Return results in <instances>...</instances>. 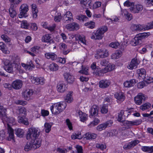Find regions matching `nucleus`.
<instances>
[{
    "instance_id": "1",
    "label": "nucleus",
    "mask_w": 153,
    "mask_h": 153,
    "mask_svg": "<svg viewBox=\"0 0 153 153\" xmlns=\"http://www.w3.org/2000/svg\"><path fill=\"white\" fill-rule=\"evenodd\" d=\"M76 1H79L80 2L81 6L84 9H91L92 8L93 9H96L100 7L101 3L100 1H96L94 4L91 3V1L87 0H74Z\"/></svg>"
},
{
    "instance_id": "2",
    "label": "nucleus",
    "mask_w": 153,
    "mask_h": 153,
    "mask_svg": "<svg viewBox=\"0 0 153 153\" xmlns=\"http://www.w3.org/2000/svg\"><path fill=\"white\" fill-rule=\"evenodd\" d=\"M150 35V33H144L137 34L130 42L132 46H136L142 44L144 39Z\"/></svg>"
},
{
    "instance_id": "3",
    "label": "nucleus",
    "mask_w": 153,
    "mask_h": 153,
    "mask_svg": "<svg viewBox=\"0 0 153 153\" xmlns=\"http://www.w3.org/2000/svg\"><path fill=\"white\" fill-rule=\"evenodd\" d=\"M5 118H4L2 120L3 123H4V122H6L8 127V137L7 138V140H10L11 139H13L14 138V132L13 129L10 127L11 125L10 124H12L15 122L14 119L12 117L8 118L7 116H6Z\"/></svg>"
},
{
    "instance_id": "4",
    "label": "nucleus",
    "mask_w": 153,
    "mask_h": 153,
    "mask_svg": "<svg viewBox=\"0 0 153 153\" xmlns=\"http://www.w3.org/2000/svg\"><path fill=\"white\" fill-rule=\"evenodd\" d=\"M66 107V104L65 102L57 103L51 107V110L53 114H57L62 111Z\"/></svg>"
},
{
    "instance_id": "5",
    "label": "nucleus",
    "mask_w": 153,
    "mask_h": 153,
    "mask_svg": "<svg viewBox=\"0 0 153 153\" xmlns=\"http://www.w3.org/2000/svg\"><path fill=\"white\" fill-rule=\"evenodd\" d=\"M40 130L38 128H31L29 129L26 136L27 140L34 139L39 138Z\"/></svg>"
},
{
    "instance_id": "6",
    "label": "nucleus",
    "mask_w": 153,
    "mask_h": 153,
    "mask_svg": "<svg viewBox=\"0 0 153 153\" xmlns=\"http://www.w3.org/2000/svg\"><path fill=\"white\" fill-rule=\"evenodd\" d=\"M108 30L107 26H103L99 28L95 33H93L91 38L95 40H100L102 39L103 34Z\"/></svg>"
},
{
    "instance_id": "7",
    "label": "nucleus",
    "mask_w": 153,
    "mask_h": 153,
    "mask_svg": "<svg viewBox=\"0 0 153 153\" xmlns=\"http://www.w3.org/2000/svg\"><path fill=\"white\" fill-rule=\"evenodd\" d=\"M4 69L9 73H12L13 70H16L18 68L19 65L14 62H12L8 60L4 62Z\"/></svg>"
},
{
    "instance_id": "8",
    "label": "nucleus",
    "mask_w": 153,
    "mask_h": 153,
    "mask_svg": "<svg viewBox=\"0 0 153 153\" xmlns=\"http://www.w3.org/2000/svg\"><path fill=\"white\" fill-rule=\"evenodd\" d=\"M109 56L108 51L105 49H101L97 50L95 54V57L97 59L100 58H104Z\"/></svg>"
},
{
    "instance_id": "9",
    "label": "nucleus",
    "mask_w": 153,
    "mask_h": 153,
    "mask_svg": "<svg viewBox=\"0 0 153 153\" xmlns=\"http://www.w3.org/2000/svg\"><path fill=\"white\" fill-rule=\"evenodd\" d=\"M20 12L19 16L20 18L27 16V12L29 10L28 5L26 4H22L20 7Z\"/></svg>"
},
{
    "instance_id": "10",
    "label": "nucleus",
    "mask_w": 153,
    "mask_h": 153,
    "mask_svg": "<svg viewBox=\"0 0 153 153\" xmlns=\"http://www.w3.org/2000/svg\"><path fill=\"white\" fill-rule=\"evenodd\" d=\"M147 99V96L142 93H139L134 98L135 103L138 105H141L142 102Z\"/></svg>"
},
{
    "instance_id": "11",
    "label": "nucleus",
    "mask_w": 153,
    "mask_h": 153,
    "mask_svg": "<svg viewBox=\"0 0 153 153\" xmlns=\"http://www.w3.org/2000/svg\"><path fill=\"white\" fill-rule=\"evenodd\" d=\"M63 20L64 22L68 23L70 22H73L74 20L72 13L70 11L67 12L63 16Z\"/></svg>"
},
{
    "instance_id": "12",
    "label": "nucleus",
    "mask_w": 153,
    "mask_h": 153,
    "mask_svg": "<svg viewBox=\"0 0 153 153\" xmlns=\"http://www.w3.org/2000/svg\"><path fill=\"white\" fill-rule=\"evenodd\" d=\"M65 28L70 31L76 30L79 28V26L78 24L73 22L66 25Z\"/></svg>"
},
{
    "instance_id": "13",
    "label": "nucleus",
    "mask_w": 153,
    "mask_h": 153,
    "mask_svg": "<svg viewBox=\"0 0 153 153\" xmlns=\"http://www.w3.org/2000/svg\"><path fill=\"white\" fill-rule=\"evenodd\" d=\"M74 37H75L76 40L78 41V43L80 45L82 44L84 45H86L85 36L79 34H76L75 35Z\"/></svg>"
},
{
    "instance_id": "14",
    "label": "nucleus",
    "mask_w": 153,
    "mask_h": 153,
    "mask_svg": "<svg viewBox=\"0 0 153 153\" xmlns=\"http://www.w3.org/2000/svg\"><path fill=\"white\" fill-rule=\"evenodd\" d=\"M30 142L32 150H35L40 147L41 146V140L39 138L31 139Z\"/></svg>"
},
{
    "instance_id": "15",
    "label": "nucleus",
    "mask_w": 153,
    "mask_h": 153,
    "mask_svg": "<svg viewBox=\"0 0 153 153\" xmlns=\"http://www.w3.org/2000/svg\"><path fill=\"white\" fill-rule=\"evenodd\" d=\"M139 141L138 140H135L124 145L123 148L125 150H128L136 146L139 143Z\"/></svg>"
},
{
    "instance_id": "16",
    "label": "nucleus",
    "mask_w": 153,
    "mask_h": 153,
    "mask_svg": "<svg viewBox=\"0 0 153 153\" xmlns=\"http://www.w3.org/2000/svg\"><path fill=\"white\" fill-rule=\"evenodd\" d=\"M63 75L65 80L68 83L71 84L74 82V76L70 73H65Z\"/></svg>"
},
{
    "instance_id": "17",
    "label": "nucleus",
    "mask_w": 153,
    "mask_h": 153,
    "mask_svg": "<svg viewBox=\"0 0 153 153\" xmlns=\"http://www.w3.org/2000/svg\"><path fill=\"white\" fill-rule=\"evenodd\" d=\"M139 63V62L136 58L133 59L130 64L127 66L128 68L131 70L135 69L137 68Z\"/></svg>"
},
{
    "instance_id": "18",
    "label": "nucleus",
    "mask_w": 153,
    "mask_h": 153,
    "mask_svg": "<svg viewBox=\"0 0 153 153\" xmlns=\"http://www.w3.org/2000/svg\"><path fill=\"white\" fill-rule=\"evenodd\" d=\"M45 81V79L44 78L42 77H33L31 78V82L32 83L36 85L39 84L43 85L44 84Z\"/></svg>"
},
{
    "instance_id": "19",
    "label": "nucleus",
    "mask_w": 153,
    "mask_h": 153,
    "mask_svg": "<svg viewBox=\"0 0 153 153\" xmlns=\"http://www.w3.org/2000/svg\"><path fill=\"white\" fill-rule=\"evenodd\" d=\"M111 121H107L106 122L99 125L97 127V129L99 131H101L104 130L107 127L110 126L112 124Z\"/></svg>"
},
{
    "instance_id": "20",
    "label": "nucleus",
    "mask_w": 153,
    "mask_h": 153,
    "mask_svg": "<svg viewBox=\"0 0 153 153\" xmlns=\"http://www.w3.org/2000/svg\"><path fill=\"white\" fill-rule=\"evenodd\" d=\"M142 122L141 119L136 120L132 121L126 120L124 122V125L128 126H138Z\"/></svg>"
},
{
    "instance_id": "21",
    "label": "nucleus",
    "mask_w": 153,
    "mask_h": 153,
    "mask_svg": "<svg viewBox=\"0 0 153 153\" xmlns=\"http://www.w3.org/2000/svg\"><path fill=\"white\" fill-rule=\"evenodd\" d=\"M114 97L117 99V102L120 103L123 102L125 98L124 93L122 92L116 93L114 94Z\"/></svg>"
},
{
    "instance_id": "22",
    "label": "nucleus",
    "mask_w": 153,
    "mask_h": 153,
    "mask_svg": "<svg viewBox=\"0 0 153 153\" xmlns=\"http://www.w3.org/2000/svg\"><path fill=\"white\" fill-rule=\"evenodd\" d=\"M143 9V6L140 4L134 5L132 7H131L130 8V11L134 13H138L141 11Z\"/></svg>"
},
{
    "instance_id": "23",
    "label": "nucleus",
    "mask_w": 153,
    "mask_h": 153,
    "mask_svg": "<svg viewBox=\"0 0 153 153\" xmlns=\"http://www.w3.org/2000/svg\"><path fill=\"white\" fill-rule=\"evenodd\" d=\"M111 84V82L108 80L103 79L99 82V85L100 88H108Z\"/></svg>"
},
{
    "instance_id": "24",
    "label": "nucleus",
    "mask_w": 153,
    "mask_h": 153,
    "mask_svg": "<svg viewBox=\"0 0 153 153\" xmlns=\"http://www.w3.org/2000/svg\"><path fill=\"white\" fill-rule=\"evenodd\" d=\"M22 82L20 80H17L13 82L12 87L15 89H19L21 88L22 85Z\"/></svg>"
},
{
    "instance_id": "25",
    "label": "nucleus",
    "mask_w": 153,
    "mask_h": 153,
    "mask_svg": "<svg viewBox=\"0 0 153 153\" xmlns=\"http://www.w3.org/2000/svg\"><path fill=\"white\" fill-rule=\"evenodd\" d=\"M33 93V91L32 90L27 89L23 92V95L25 100H29Z\"/></svg>"
},
{
    "instance_id": "26",
    "label": "nucleus",
    "mask_w": 153,
    "mask_h": 153,
    "mask_svg": "<svg viewBox=\"0 0 153 153\" xmlns=\"http://www.w3.org/2000/svg\"><path fill=\"white\" fill-rule=\"evenodd\" d=\"M96 134L90 132L86 133L84 135V137L87 140H93L97 137Z\"/></svg>"
},
{
    "instance_id": "27",
    "label": "nucleus",
    "mask_w": 153,
    "mask_h": 153,
    "mask_svg": "<svg viewBox=\"0 0 153 153\" xmlns=\"http://www.w3.org/2000/svg\"><path fill=\"white\" fill-rule=\"evenodd\" d=\"M99 107L96 105H94L91 107L90 111L91 114L89 115L90 117L91 116H95L97 115L98 112Z\"/></svg>"
},
{
    "instance_id": "28",
    "label": "nucleus",
    "mask_w": 153,
    "mask_h": 153,
    "mask_svg": "<svg viewBox=\"0 0 153 153\" xmlns=\"http://www.w3.org/2000/svg\"><path fill=\"white\" fill-rule=\"evenodd\" d=\"M42 41L43 42H47L50 44L53 42L50 35L48 34H45L43 36L42 39Z\"/></svg>"
},
{
    "instance_id": "29",
    "label": "nucleus",
    "mask_w": 153,
    "mask_h": 153,
    "mask_svg": "<svg viewBox=\"0 0 153 153\" xmlns=\"http://www.w3.org/2000/svg\"><path fill=\"white\" fill-rule=\"evenodd\" d=\"M59 48L62 50V53L64 55H66L70 52V51L67 50H66L67 48V45L65 43H60L58 45Z\"/></svg>"
},
{
    "instance_id": "30",
    "label": "nucleus",
    "mask_w": 153,
    "mask_h": 153,
    "mask_svg": "<svg viewBox=\"0 0 153 153\" xmlns=\"http://www.w3.org/2000/svg\"><path fill=\"white\" fill-rule=\"evenodd\" d=\"M67 88L65 85L63 83H58L57 85V90L59 92L63 93L67 90Z\"/></svg>"
},
{
    "instance_id": "31",
    "label": "nucleus",
    "mask_w": 153,
    "mask_h": 153,
    "mask_svg": "<svg viewBox=\"0 0 153 153\" xmlns=\"http://www.w3.org/2000/svg\"><path fill=\"white\" fill-rule=\"evenodd\" d=\"M73 92L72 91H70L67 94L66 96L64 97V99L65 102L68 103L71 102L73 100L72 97Z\"/></svg>"
},
{
    "instance_id": "32",
    "label": "nucleus",
    "mask_w": 153,
    "mask_h": 153,
    "mask_svg": "<svg viewBox=\"0 0 153 153\" xmlns=\"http://www.w3.org/2000/svg\"><path fill=\"white\" fill-rule=\"evenodd\" d=\"M14 6L13 4H11L9 10L10 15L12 18H14L17 15L16 11L14 8Z\"/></svg>"
},
{
    "instance_id": "33",
    "label": "nucleus",
    "mask_w": 153,
    "mask_h": 153,
    "mask_svg": "<svg viewBox=\"0 0 153 153\" xmlns=\"http://www.w3.org/2000/svg\"><path fill=\"white\" fill-rule=\"evenodd\" d=\"M45 56L47 59H51L53 60L56 59L57 58L56 55L54 53L52 52L46 53L45 54Z\"/></svg>"
},
{
    "instance_id": "34",
    "label": "nucleus",
    "mask_w": 153,
    "mask_h": 153,
    "mask_svg": "<svg viewBox=\"0 0 153 153\" xmlns=\"http://www.w3.org/2000/svg\"><path fill=\"white\" fill-rule=\"evenodd\" d=\"M32 11L33 13V18H36L37 16L38 11L36 5L35 4H32L31 5Z\"/></svg>"
},
{
    "instance_id": "35",
    "label": "nucleus",
    "mask_w": 153,
    "mask_h": 153,
    "mask_svg": "<svg viewBox=\"0 0 153 153\" xmlns=\"http://www.w3.org/2000/svg\"><path fill=\"white\" fill-rule=\"evenodd\" d=\"M137 73L138 75L142 79H143L145 78L146 71L144 69L142 68L137 70Z\"/></svg>"
},
{
    "instance_id": "36",
    "label": "nucleus",
    "mask_w": 153,
    "mask_h": 153,
    "mask_svg": "<svg viewBox=\"0 0 153 153\" xmlns=\"http://www.w3.org/2000/svg\"><path fill=\"white\" fill-rule=\"evenodd\" d=\"M136 83L134 79H131L130 81H127L124 83V86L126 88H129L133 86Z\"/></svg>"
},
{
    "instance_id": "37",
    "label": "nucleus",
    "mask_w": 153,
    "mask_h": 153,
    "mask_svg": "<svg viewBox=\"0 0 153 153\" xmlns=\"http://www.w3.org/2000/svg\"><path fill=\"white\" fill-rule=\"evenodd\" d=\"M6 109L3 106H0V118L2 120L4 118H5L7 116L6 111Z\"/></svg>"
},
{
    "instance_id": "38",
    "label": "nucleus",
    "mask_w": 153,
    "mask_h": 153,
    "mask_svg": "<svg viewBox=\"0 0 153 153\" xmlns=\"http://www.w3.org/2000/svg\"><path fill=\"white\" fill-rule=\"evenodd\" d=\"M0 50L4 53H9L10 52L7 50L6 45L3 42H0Z\"/></svg>"
},
{
    "instance_id": "39",
    "label": "nucleus",
    "mask_w": 153,
    "mask_h": 153,
    "mask_svg": "<svg viewBox=\"0 0 153 153\" xmlns=\"http://www.w3.org/2000/svg\"><path fill=\"white\" fill-rule=\"evenodd\" d=\"M122 53L120 51H117L115 53H113L111 56L112 59H116L120 57L122 55Z\"/></svg>"
},
{
    "instance_id": "40",
    "label": "nucleus",
    "mask_w": 153,
    "mask_h": 153,
    "mask_svg": "<svg viewBox=\"0 0 153 153\" xmlns=\"http://www.w3.org/2000/svg\"><path fill=\"white\" fill-rule=\"evenodd\" d=\"M78 114L82 121L84 122L87 120V115L86 114L83 113L80 111H78Z\"/></svg>"
},
{
    "instance_id": "41",
    "label": "nucleus",
    "mask_w": 153,
    "mask_h": 153,
    "mask_svg": "<svg viewBox=\"0 0 153 153\" xmlns=\"http://www.w3.org/2000/svg\"><path fill=\"white\" fill-rule=\"evenodd\" d=\"M49 67L50 69L53 71H56L59 69L58 66L57 64L54 63H53L50 64Z\"/></svg>"
},
{
    "instance_id": "42",
    "label": "nucleus",
    "mask_w": 153,
    "mask_h": 153,
    "mask_svg": "<svg viewBox=\"0 0 153 153\" xmlns=\"http://www.w3.org/2000/svg\"><path fill=\"white\" fill-rule=\"evenodd\" d=\"M1 37L4 41L9 45H11V43L10 42L11 39L7 35L5 34H3L1 35Z\"/></svg>"
},
{
    "instance_id": "43",
    "label": "nucleus",
    "mask_w": 153,
    "mask_h": 153,
    "mask_svg": "<svg viewBox=\"0 0 153 153\" xmlns=\"http://www.w3.org/2000/svg\"><path fill=\"white\" fill-rule=\"evenodd\" d=\"M18 121L19 123H22L27 126L29 124L27 119H24L23 117H18Z\"/></svg>"
},
{
    "instance_id": "44",
    "label": "nucleus",
    "mask_w": 153,
    "mask_h": 153,
    "mask_svg": "<svg viewBox=\"0 0 153 153\" xmlns=\"http://www.w3.org/2000/svg\"><path fill=\"white\" fill-rule=\"evenodd\" d=\"M24 131L21 129L18 128L16 130V134L17 136L22 137L24 135Z\"/></svg>"
},
{
    "instance_id": "45",
    "label": "nucleus",
    "mask_w": 153,
    "mask_h": 153,
    "mask_svg": "<svg viewBox=\"0 0 153 153\" xmlns=\"http://www.w3.org/2000/svg\"><path fill=\"white\" fill-rule=\"evenodd\" d=\"M76 19L79 20L80 21L84 22L86 21L88 19V18L85 15H80L76 16Z\"/></svg>"
},
{
    "instance_id": "46",
    "label": "nucleus",
    "mask_w": 153,
    "mask_h": 153,
    "mask_svg": "<svg viewBox=\"0 0 153 153\" xmlns=\"http://www.w3.org/2000/svg\"><path fill=\"white\" fill-rule=\"evenodd\" d=\"M30 25V24L28 23L27 22L26 20L23 21L21 24V27L26 29H29Z\"/></svg>"
},
{
    "instance_id": "47",
    "label": "nucleus",
    "mask_w": 153,
    "mask_h": 153,
    "mask_svg": "<svg viewBox=\"0 0 153 153\" xmlns=\"http://www.w3.org/2000/svg\"><path fill=\"white\" fill-rule=\"evenodd\" d=\"M84 25L88 28L93 29L95 27V23L94 22L91 21L85 23Z\"/></svg>"
},
{
    "instance_id": "48",
    "label": "nucleus",
    "mask_w": 153,
    "mask_h": 153,
    "mask_svg": "<svg viewBox=\"0 0 153 153\" xmlns=\"http://www.w3.org/2000/svg\"><path fill=\"white\" fill-rule=\"evenodd\" d=\"M124 111L123 110H121L118 116L117 120L120 122H123V117H124Z\"/></svg>"
},
{
    "instance_id": "49",
    "label": "nucleus",
    "mask_w": 153,
    "mask_h": 153,
    "mask_svg": "<svg viewBox=\"0 0 153 153\" xmlns=\"http://www.w3.org/2000/svg\"><path fill=\"white\" fill-rule=\"evenodd\" d=\"M151 105L149 103H146L140 106V108L142 110L144 111L149 109L151 107Z\"/></svg>"
},
{
    "instance_id": "50",
    "label": "nucleus",
    "mask_w": 153,
    "mask_h": 153,
    "mask_svg": "<svg viewBox=\"0 0 153 153\" xmlns=\"http://www.w3.org/2000/svg\"><path fill=\"white\" fill-rule=\"evenodd\" d=\"M101 111L102 114H105L108 112V105L104 104L101 108Z\"/></svg>"
},
{
    "instance_id": "51",
    "label": "nucleus",
    "mask_w": 153,
    "mask_h": 153,
    "mask_svg": "<svg viewBox=\"0 0 153 153\" xmlns=\"http://www.w3.org/2000/svg\"><path fill=\"white\" fill-rule=\"evenodd\" d=\"M45 131L46 133H48L51 130L52 125L48 123H45L44 125Z\"/></svg>"
},
{
    "instance_id": "52",
    "label": "nucleus",
    "mask_w": 153,
    "mask_h": 153,
    "mask_svg": "<svg viewBox=\"0 0 153 153\" xmlns=\"http://www.w3.org/2000/svg\"><path fill=\"white\" fill-rule=\"evenodd\" d=\"M25 151L28 152L30 149H32V148L30 142H27L25 146Z\"/></svg>"
},
{
    "instance_id": "53",
    "label": "nucleus",
    "mask_w": 153,
    "mask_h": 153,
    "mask_svg": "<svg viewBox=\"0 0 153 153\" xmlns=\"http://www.w3.org/2000/svg\"><path fill=\"white\" fill-rule=\"evenodd\" d=\"M145 30H149L153 28V21L150 23H148L146 25H145Z\"/></svg>"
},
{
    "instance_id": "54",
    "label": "nucleus",
    "mask_w": 153,
    "mask_h": 153,
    "mask_svg": "<svg viewBox=\"0 0 153 153\" xmlns=\"http://www.w3.org/2000/svg\"><path fill=\"white\" fill-rule=\"evenodd\" d=\"M96 146V147L101 150H103L106 148V146L102 144L97 143Z\"/></svg>"
},
{
    "instance_id": "55",
    "label": "nucleus",
    "mask_w": 153,
    "mask_h": 153,
    "mask_svg": "<svg viewBox=\"0 0 153 153\" xmlns=\"http://www.w3.org/2000/svg\"><path fill=\"white\" fill-rule=\"evenodd\" d=\"M19 114H23L25 115L26 113V110L24 107H22L19 108L18 109Z\"/></svg>"
},
{
    "instance_id": "56",
    "label": "nucleus",
    "mask_w": 153,
    "mask_h": 153,
    "mask_svg": "<svg viewBox=\"0 0 153 153\" xmlns=\"http://www.w3.org/2000/svg\"><path fill=\"white\" fill-rule=\"evenodd\" d=\"M62 18V16L60 13H58L57 15L55 16L54 20L56 22H59Z\"/></svg>"
},
{
    "instance_id": "57",
    "label": "nucleus",
    "mask_w": 153,
    "mask_h": 153,
    "mask_svg": "<svg viewBox=\"0 0 153 153\" xmlns=\"http://www.w3.org/2000/svg\"><path fill=\"white\" fill-rule=\"evenodd\" d=\"M81 68H82V69H81V70L79 71V72L80 73L82 74H85V75L87 74L88 69L86 68L85 67H84L83 65L82 66Z\"/></svg>"
},
{
    "instance_id": "58",
    "label": "nucleus",
    "mask_w": 153,
    "mask_h": 153,
    "mask_svg": "<svg viewBox=\"0 0 153 153\" xmlns=\"http://www.w3.org/2000/svg\"><path fill=\"white\" fill-rule=\"evenodd\" d=\"M124 5L125 6L127 7H132L134 5V3L131 2L128 0H127L124 3Z\"/></svg>"
},
{
    "instance_id": "59",
    "label": "nucleus",
    "mask_w": 153,
    "mask_h": 153,
    "mask_svg": "<svg viewBox=\"0 0 153 153\" xmlns=\"http://www.w3.org/2000/svg\"><path fill=\"white\" fill-rule=\"evenodd\" d=\"M94 75L97 76H102L101 70H97L94 71Z\"/></svg>"
},
{
    "instance_id": "60",
    "label": "nucleus",
    "mask_w": 153,
    "mask_h": 153,
    "mask_svg": "<svg viewBox=\"0 0 153 153\" xmlns=\"http://www.w3.org/2000/svg\"><path fill=\"white\" fill-rule=\"evenodd\" d=\"M119 45V44L118 42H112L109 45L110 46L115 49L117 48Z\"/></svg>"
},
{
    "instance_id": "61",
    "label": "nucleus",
    "mask_w": 153,
    "mask_h": 153,
    "mask_svg": "<svg viewBox=\"0 0 153 153\" xmlns=\"http://www.w3.org/2000/svg\"><path fill=\"white\" fill-rule=\"evenodd\" d=\"M29 28L30 29L34 30H36L38 29L37 25L35 23L31 24H30Z\"/></svg>"
},
{
    "instance_id": "62",
    "label": "nucleus",
    "mask_w": 153,
    "mask_h": 153,
    "mask_svg": "<svg viewBox=\"0 0 153 153\" xmlns=\"http://www.w3.org/2000/svg\"><path fill=\"white\" fill-rule=\"evenodd\" d=\"M100 120L97 118H95L90 124L91 126H94L97 125L99 123Z\"/></svg>"
},
{
    "instance_id": "63",
    "label": "nucleus",
    "mask_w": 153,
    "mask_h": 153,
    "mask_svg": "<svg viewBox=\"0 0 153 153\" xmlns=\"http://www.w3.org/2000/svg\"><path fill=\"white\" fill-rule=\"evenodd\" d=\"M77 152L78 153H83L82 147L81 146L77 145L76 147Z\"/></svg>"
},
{
    "instance_id": "64",
    "label": "nucleus",
    "mask_w": 153,
    "mask_h": 153,
    "mask_svg": "<svg viewBox=\"0 0 153 153\" xmlns=\"http://www.w3.org/2000/svg\"><path fill=\"white\" fill-rule=\"evenodd\" d=\"M66 122L67 125L68 126L69 129L70 130L72 129V126L71 123L70 122L69 119H67L66 120Z\"/></svg>"
}]
</instances>
